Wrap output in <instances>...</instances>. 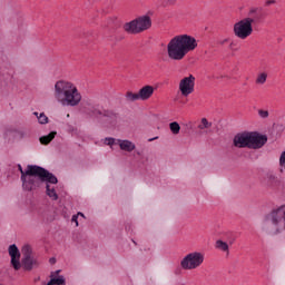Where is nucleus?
Instances as JSON below:
<instances>
[{
    "mask_svg": "<svg viewBox=\"0 0 285 285\" xmlns=\"http://www.w3.org/2000/svg\"><path fill=\"white\" fill-rule=\"evenodd\" d=\"M18 170L20 171V180L22 181V190L32 193L37 190L41 184H59V179L55 174L48 169L38 165H28L26 169L18 164Z\"/></svg>",
    "mask_w": 285,
    "mask_h": 285,
    "instance_id": "obj_1",
    "label": "nucleus"
},
{
    "mask_svg": "<svg viewBox=\"0 0 285 285\" xmlns=\"http://www.w3.org/2000/svg\"><path fill=\"white\" fill-rule=\"evenodd\" d=\"M9 255L11 257V265L14 271H19L21 268V262L19 261L21 257V253L19 252V247L14 244L9 246Z\"/></svg>",
    "mask_w": 285,
    "mask_h": 285,
    "instance_id": "obj_12",
    "label": "nucleus"
},
{
    "mask_svg": "<svg viewBox=\"0 0 285 285\" xmlns=\"http://www.w3.org/2000/svg\"><path fill=\"white\" fill-rule=\"evenodd\" d=\"M33 115L37 117V119H39V112L35 111Z\"/></svg>",
    "mask_w": 285,
    "mask_h": 285,
    "instance_id": "obj_39",
    "label": "nucleus"
},
{
    "mask_svg": "<svg viewBox=\"0 0 285 285\" xmlns=\"http://www.w3.org/2000/svg\"><path fill=\"white\" fill-rule=\"evenodd\" d=\"M216 248L223 250V253H228V243L224 240H216Z\"/></svg>",
    "mask_w": 285,
    "mask_h": 285,
    "instance_id": "obj_22",
    "label": "nucleus"
},
{
    "mask_svg": "<svg viewBox=\"0 0 285 285\" xmlns=\"http://www.w3.org/2000/svg\"><path fill=\"white\" fill-rule=\"evenodd\" d=\"M79 216L78 215H73L72 217H71V222H75V224H76V226H79Z\"/></svg>",
    "mask_w": 285,
    "mask_h": 285,
    "instance_id": "obj_30",
    "label": "nucleus"
},
{
    "mask_svg": "<svg viewBox=\"0 0 285 285\" xmlns=\"http://www.w3.org/2000/svg\"><path fill=\"white\" fill-rule=\"evenodd\" d=\"M49 264H57V258L51 257V258L49 259Z\"/></svg>",
    "mask_w": 285,
    "mask_h": 285,
    "instance_id": "obj_33",
    "label": "nucleus"
},
{
    "mask_svg": "<svg viewBox=\"0 0 285 285\" xmlns=\"http://www.w3.org/2000/svg\"><path fill=\"white\" fill-rule=\"evenodd\" d=\"M153 20L149 16H141L125 23L122 28L127 35H139V32L150 29Z\"/></svg>",
    "mask_w": 285,
    "mask_h": 285,
    "instance_id": "obj_5",
    "label": "nucleus"
},
{
    "mask_svg": "<svg viewBox=\"0 0 285 285\" xmlns=\"http://www.w3.org/2000/svg\"><path fill=\"white\" fill-rule=\"evenodd\" d=\"M55 137H57V131H51L49 135L40 137V142L43 146H48V144H50Z\"/></svg>",
    "mask_w": 285,
    "mask_h": 285,
    "instance_id": "obj_17",
    "label": "nucleus"
},
{
    "mask_svg": "<svg viewBox=\"0 0 285 285\" xmlns=\"http://www.w3.org/2000/svg\"><path fill=\"white\" fill-rule=\"evenodd\" d=\"M125 98H126V101H129V102L139 101V99H141L139 97V94H132V91H127Z\"/></svg>",
    "mask_w": 285,
    "mask_h": 285,
    "instance_id": "obj_20",
    "label": "nucleus"
},
{
    "mask_svg": "<svg viewBox=\"0 0 285 285\" xmlns=\"http://www.w3.org/2000/svg\"><path fill=\"white\" fill-rule=\"evenodd\" d=\"M117 140L115 138H105V144L106 146H115V144H118L116 142Z\"/></svg>",
    "mask_w": 285,
    "mask_h": 285,
    "instance_id": "obj_26",
    "label": "nucleus"
},
{
    "mask_svg": "<svg viewBox=\"0 0 285 285\" xmlns=\"http://www.w3.org/2000/svg\"><path fill=\"white\" fill-rule=\"evenodd\" d=\"M204 259L205 256L202 252L189 253L180 261V266L183 271H195L204 264Z\"/></svg>",
    "mask_w": 285,
    "mask_h": 285,
    "instance_id": "obj_6",
    "label": "nucleus"
},
{
    "mask_svg": "<svg viewBox=\"0 0 285 285\" xmlns=\"http://www.w3.org/2000/svg\"><path fill=\"white\" fill-rule=\"evenodd\" d=\"M252 20L242 19L240 21L234 24V35L238 39H248L250 35H253V24L250 23Z\"/></svg>",
    "mask_w": 285,
    "mask_h": 285,
    "instance_id": "obj_7",
    "label": "nucleus"
},
{
    "mask_svg": "<svg viewBox=\"0 0 285 285\" xmlns=\"http://www.w3.org/2000/svg\"><path fill=\"white\" fill-rule=\"evenodd\" d=\"M197 48V40L189 35L174 37L167 45V55L173 61H181L186 55Z\"/></svg>",
    "mask_w": 285,
    "mask_h": 285,
    "instance_id": "obj_3",
    "label": "nucleus"
},
{
    "mask_svg": "<svg viewBox=\"0 0 285 285\" xmlns=\"http://www.w3.org/2000/svg\"><path fill=\"white\" fill-rule=\"evenodd\" d=\"M275 3H276L275 0H267V1L265 2V6H273V4H275Z\"/></svg>",
    "mask_w": 285,
    "mask_h": 285,
    "instance_id": "obj_32",
    "label": "nucleus"
},
{
    "mask_svg": "<svg viewBox=\"0 0 285 285\" xmlns=\"http://www.w3.org/2000/svg\"><path fill=\"white\" fill-rule=\"evenodd\" d=\"M263 228L268 233H283L285 230V205L273 209L263 220Z\"/></svg>",
    "mask_w": 285,
    "mask_h": 285,
    "instance_id": "obj_4",
    "label": "nucleus"
},
{
    "mask_svg": "<svg viewBox=\"0 0 285 285\" xmlns=\"http://www.w3.org/2000/svg\"><path fill=\"white\" fill-rule=\"evenodd\" d=\"M155 139H159V137L149 138L148 141H155Z\"/></svg>",
    "mask_w": 285,
    "mask_h": 285,
    "instance_id": "obj_37",
    "label": "nucleus"
},
{
    "mask_svg": "<svg viewBox=\"0 0 285 285\" xmlns=\"http://www.w3.org/2000/svg\"><path fill=\"white\" fill-rule=\"evenodd\" d=\"M22 267L24 271H32V268L39 266V259L32 255V247L30 245L22 247Z\"/></svg>",
    "mask_w": 285,
    "mask_h": 285,
    "instance_id": "obj_8",
    "label": "nucleus"
},
{
    "mask_svg": "<svg viewBox=\"0 0 285 285\" xmlns=\"http://www.w3.org/2000/svg\"><path fill=\"white\" fill-rule=\"evenodd\" d=\"M46 190H47L48 197H50L52 202H57V199H59V195L57 194V190H55V188H50V185L48 183L46 185Z\"/></svg>",
    "mask_w": 285,
    "mask_h": 285,
    "instance_id": "obj_18",
    "label": "nucleus"
},
{
    "mask_svg": "<svg viewBox=\"0 0 285 285\" xmlns=\"http://www.w3.org/2000/svg\"><path fill=\"white\" fill-rule=\"evenodd\" d=\"M268 141V137L266 135H262L257 131H249V149L259 150V148H264Z\"/></svg>",
    "mask_w": 285,
    "mask_h": 285,
    "instance_id": "obj_9",
    "label": "nucleus"
},
{
    "mask_svg": "<svg viewBox=\"0 0 285 285\" xmlns=\"http://www.w3.org/2000/svg\"><path fill=\"white\" fill-rule=\"evenodd\" d=\"M154 92H155V87L147 85L138 91V95L141 101H147V99H150V97H153Z\"/></svg>",
    "mask_w": 285,
    "mask_h": 285,
    "instance_id": "obj_14",
    "label": "nucleus"
},
{
    "mask_svg": "<svg viewBox=\"0 0 285 285\" xmlns=\"http://www.w3.org/2000/svg\"><path fill=\"white\" fill-rule=\"evenodd\" d=\"M224 43H228V38L220 41V46H224Z\"/></svg>",
    "mask_w": 285,
    "mask_h": 285,
    "instance_id": "obj_35",
    "label": "nucleus"
},
{
    "mask_svg": "<svg viewBox=\"0 0 285 285\" xmlns=\"http://www.w3.org/2000/svg\"><path fill=\"white\" fill-rule=\"evenodd\" d=\"M179 90L183 97H188V95H193L195 92V76L189 75L185 77L179 82Z\"/></svg>",
    "mask_w": 285,
    "mask_h": 285,
    "instance_id": "obj_10",
    "label": "nucleus"
},
{
    "mask_svg": "<svg viewBox=\"0 0 285 285\" xmlns=\"http://www.w3.org/2000/svg\"><path fill=\"white\" fill-rule=\"evenodd\" d=\"M38 122L43 125V124H48V116H46V114L41 112L38 116Z\"/></svg>",
    "mask_w": 285,
    "mask_h": 285,
    "instance_id": "obj_25",
    "label": "nucleus"
},
{
    "mask_svg": "<svg viewBox=\"0 0 285 285\" xmlns=\"http://www.w3.org/2000/svg\"><path fill=\"white\" fill-rule=\"evenodd\" d=\"M245 20H249L250 23H257L262 21V8L252 7L248 11V17Z\"/></svg>",
    "mask_w": 285,
    "mask_h": 285,
    "instance_id": "obj_13",
    "label": "nucleus"
},
{
    "mask_svg": "<svg viewBox=\"0 0 285 285\" xmlns=\"http://www.w3.org/2000/svg\"><path fill=\"white\" fill-rule=\"evenodd\" d=\"M266 79H268V75H266V72L259 73L256 79V83L263 86V83H266Z\"/></svg>",
    "mask_w": 285,
    "mask_h": 285,
    "instance_id": "obj_23",
    "label": "nucleus"
},
{
    "mask_svg": "<svg viewBox=\"0 0 285 285\" xmlns=\"http://www.w3.org/2000/svg\"><path fill=\"white\" fill-rule=\"evenodd\" d=\"M177 3V0H166L165 6H175Z\"/></svg>",
    "mask_w": 285,
    "mask_h": 285,
    "instance_id": "obj_31",
    "label": "nucleus"
},
{
    "mask_svg": "<svg viewBox=\"0 0 285 285\" xmlns=\"http://www.w3.org/2000/svg\"><path fill=\"white\" fill-rule=\"evenodd\" d=\"M18 135H19L21 138H23V137H26V131H23V130L18 131Z\"/></svg>",
    "mask_w": 285,
    "mask_h": 285,
    "instance_id": "obj_34",
    "label": "nucleus"
},
{
    "mask_svg": "<svg viewBox=\"0 0 285 285\" xmlns=\"http://www.w3.org/2000/svg\"><path fill=\"white\" fill-rule=\"evenodd\" d=\"M53 97L61 106H79L81 104V92L75 83L68 80H58L53 87Z\"/></svg>",
    "mask_w": 285,
    "mask_h": 285,
    "instance_id": "obj_2",
    "label": "nucleus"
},
{
    "mask_svg": "<svg viewBox=\"0 0 285 285\" xmlns=\"http://www.w3.org/2000/svg\"><path fill=\"white\" fill-rule=\"evenodd\" d=\"M78 217L80 216V217H86L85 215H83V213H81V212H79L78 214Z\"/></svg>",
    "mask_w": 285,
    "mask_h": 285,
    "instance_id": "obj_38",
    "label": "nucleus"
},
{
    "mask_svg": "<svg viewBox=\"0 0 285 285\" xmlns=\"http://www.w3.org/2000/svg\"><path fill=\"white\" fill-rule=\"evenodd\" d=\"M91 115H94V117H102L104 110L99 109V106L92 107Z\"/></svg>",
    "mask_w": 285,
    "mask_h": 285,
    "instance_id": "obj_24",
    "label": "nucleus"
},
{
    "mask_svg": "<svg viewBox=\"0 0 285 285\" xmlns=\"http://www.w3.org/2000/svg\"><path fill=\"white\" fill-rule=\"evenodd\" d=\"M169 130H171L173 135H179V130H181V126H179V122L177 121L170 122Z\"/></svg>",
    "mask_w": 285,
    "mask_h": 285,
    "instance_id": "obj_21",
    "label": "nucleus"
},
{
    "mask_svg": "<svg viewBox=\"0 0 285 285\" xmlns=\"http://www.w3.org/2000/svg\"><path fill=\"white\" fill-rule=\"evenodd\" d=\"M284 164H285V151H283L279 157V166H284Z\"/></svg>",
    "mask_w": 285,
    "mask_h": 285,
    "instance_id": "obj_29",
    "label": "nucleus"
},
{
    "mask_svg": "<svg viewBox=\"0 0 285 285\" xmlns=\"http://www.w3.org/2000/svg\"><path fill=\"white\" fill-rule=\"evenodd\" d=\"M102 117L109 124H117V121H119V114H117L112 110H102Z\"/></svg>",
    "mask_w": 285,
    "mask_h": 285,
    "instance_id": "obj_15",
    "label": "nucleus"
},
{
    "mask_svg": "<svg viewBox=\"0 0 285 285\" xmlns=\"http://www.w3.org/2000/svg\"><path fill=\"white\" fill-rule=\"evenodd\" d=\"M59 273H61V271H59V269H58V271H56V275H59Z\"/></svg>",
    "mask_w": 285,
    "mask_h": 285,
    "instance_id": "obj_40",
    "label": "nucleus"
},
{
    "mask_svg": "<svg viewBox=\"0 0 285 285\" xmlns=\"http://www.w3.org/2000/svg\"><path fill=\"white\" fill-rule=\"evenodd\" d=\"M249 141L250 131L239 132L233 139L235 148H249Z\"/></svg>",
    "mask_w": 285,
    "mask_h": 285,
    "instance_id": "obj_11",
    "label": "nucleus"
},
{
    "mask_svg": "<svg viewBox=\"0 0 285 285\" xmlns=\"http://www.w3.org/2000/svg\"><path fill=\"white\" fill-rule=\"evenodd\" d=\"M258 115L262 117V119H266L268 117V111L261 109L258 110Z\"/></svg>",
    "mask_w": 285,
    "mask_h": 285,
    "instance_id": "obj_28",
    "label": "nucleus"
},
{
    "mask_svg": "<svg viewBox=\"0 0 285 285\" xmlns=\"http://www.w3.org/2000/svg\"><path fill=\"white\" fill-rule=\"evenodd\" d=\"M117 144L119 145L120 150H125L126 153H132L136 148L135 144L130 140L118 139Z\"/></svg>",
    "mask_w": 285,
    "mask_h": 285,
    "instance_id": "obj_16",
    "label": "nucleus"
},
{
    "mask_svg": "<svg viewBox=\"0 0 285 285\" xmlns=\"http://www.w3.org/2000/svg\"><path fill=\"white\" fill-rule=\"evenodd\" d=\"M213 127V122L208 121L206 118H202L200 124L198 125V130H206Z\"/></svg>",
    "mask_w": 285,
    "mask_h": 285,
    "instance_id": "obj_19",
    "label": "nucleus"
},
{
    "mask_svg": "<svg viewBox=\"0 0 285 285\" xmlns=\"http://www.w3.org/2000/svg\"><path fill=\"white\" fill-rule=\"evenodd\" d=\"M268 179L271 184H279V179L275 175H269Z\"/></svg>",
    "mask_w": 285,
    "mask_h": 285,
    "instance_id": "obj_27",
    "label": "nucleus"
},
{
    "mask_svg": "<svg viewBox=\"0 0 285 285\" xmlns=\"http://www.w3.org/2000/svg\"><path fill=\"white\" fill-rule=\"evenodd\" d=\"M224 76H213V79H223Z\"/></svg>",
    "mask_w": 285,
    "mask_h": 285,
    "instance_id": "obj_36",
    "label": "nucleus"
}]
</instances>
